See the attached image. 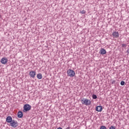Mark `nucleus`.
<instances>
[{"label": "nucleus", "instance_id": "nucleus-7", "mask_svg": "<svg viewBox=\"0 0 129 129\" xmlns=\"http://www.w3.org/2000/svg\"><path fill=\"white\" fill-rule=\"evenodd\" d=\"M13 120V118L11 116H8L6 118V122L8 123H11Z\"/></svg>", "mask_w": 129, "mask_h": 129}, {"label": "nucleus", "instance_id": "nucleus-4", "mask_svg": "<svg viewBox=\"0 0 129 129\" xmlns=\"http://www.w3.org/2000/svg\"><path fill=\"white\" fill-rule=\"evenodd\" d=\"M29 110H31V105L28 104L24 105L23 112H26V111H29Z\"/></svg>", "mask_w": 129, "mask_h": 129}, {"label": "nucleus", "instance_id": "nucleus-19", "mask_svg": "<svg viewBox=\"0 0 129 129\" xmlns=\"http://www.w3.org/2000/svg\"><path fill=\"white\" fill-rule=\"evenodd\" d=\"M112 84H114L115 83V80H113L111 82Z\"/></svg>", "mask_w": 129, "mask_h": 129}, {"label": "nucleus", "instance_id": "nucleus-18", "mask_svg": "<svg viewBox=\"0 0 129 129\" xmlns=\"http://www.w3.org/2000/svg\"><path fill=\"white\" fill-rule=\"evenodd\" d=\"M86 12L85 10H83L81 11V14H85Z\"/></svg>", "mask_w": 129, "mask_h": 129}, {"label": "nucleus", "instance_id": "nucleus-3", "mask_svg": "<svg viewBox=\"0 0 129 129\" xmlns=\"http://www.w3.org/2000/svg\"><path fill=\"white\" fill-rule=\"evenodd\" d=\"M11 126H12V127H14V128H16L18 125L19 123H18V121L16 120H13L12 122L10 123Z\"/></svg>", "mask_w": 129, "mask_h": 129}, {"label": "nucleus", "instance_id": "nucleus-21", "mask_svg": "<svg viewBox=\"0 0 129 129\" xmlns=\"http://www.w3.org/2000/svg\"><path fill=\"white\" fill-rule=\"evenodd\" d=\"M66 129H70V127H68L66 128Z\"/></svg>", "mask_w": 129, "mask_h": 129}, {"label": "nucleus", "instance_id": "nucleus-17", "mask_svg": "<svg viewBox=\"0 0 129 129\" xmlns=\"http://www.w3.org/2000/svg\"><path fill=\"white\" fill-rule=\"evenodd\" d=\"M109 129H115V127L111 125L110 126Z\"/></svg>", "mask_w": 129, "mask_h": 129}, {"label": "nucleus", "instance_id": "nucleus-8", "mask_svg": "<svg viewBox=\"0 0 129 129\" xmlns=\"http://www.w3.org/2000/svg\"><path fill=\"white\" fill-rule=\"evenodd\" d=\"M99 53L101 54V55H104V54H106V50H105L104 48H101Z\"/></svg>", "mask_w": 129, "mask_h": 129}, {"label": "nucleus", "instance_id": "nucleus-11", "mask_svg": "<svg viewBox=\"0 0 129 129\" xmlns=\"http://www.w3.org/2000/svg\"><path fill=\"white\" fill-rule=\"evenodd\" d=\"M18 117H19V118H22V117H23V112L20 111L18 112Z\"/></svg>", "mask_w": 129, "mask_h": 129}, {"label": "nucleus", "instance_id": "nucleus-12", "mask_svg": "<svg viewBox=\"0 0 129 129\" xmlns=\"http://www.w3.org/2000/svg\"><path fill=\"white\" fill-rule=\"evenodd\" d=\"M37 77L38 79H42V78H43V76H42V74H37Z\"/></svg>", "mask_w": 129, "mask_h": 129}, {"label": "nucleus", "instance_id": "nucleus-20", "mask_svg": "<svg viewBox=\"0 0 129 129\" xmlns=\"http://www.w3.org/2000/svg\"><path fill=\"white\" fill-rule=\"evenodd\" d=\"M126 52L127 53V54H129V48L127 49Z\"/></svg>", "mask_w": 129, "mask_h": 129}, {"label": "nucleus", "instance_id": "nucleus-13", "mask_svg": "<svg viewBox=\"0 0 129 129\" xmlns=\"http://www.w3.org/2000/svg\"><path fill=\"white\" fill-rule=\"evenodd\" d=\"M92 98L93 99H96V98H97V96H96L95 94H93L92 95Z\"/></svg>", "mask_w": 129, "mask_h": 129}, {"label": "nucleus", "instance_id": "nucleus-14", "mask_svg": "<svg viewBox=\"0 0 129 129\" xmlns=\"http://www.w3.org/2000/svg\"><path fill=\"white\" fill-rule=\"evenodd\" d=\"M125 82H124V81H122L120 82V85H121L122 86H123V85H124Z\"/></svg>", "mask_w": 129, "mask_h": 129}, {"label": "nucleus", "instance_id": "nucleus-9", "mask_svg": "<svg viewBox=\"0 0 129 129\" xmlns=\"http://www.w3.org/2000/svg\"><path fill=\"white\" fill-rule=\"evenodd\" d=\"M112 36L114 38H118V37H119V34H118V32H114L112 33Z\"/></svg>", "mask_w": 129, "mask_h": 129}, {"label": "nucleus", "instance_id": "nucleus-5", "mask_svg": "<svg viewBox=\"0 0 129 129\" xmlns=\"http://www.w3.org/2000/svg\"><path fill=\"white\" fill-rule=\"evenodd\" d=\"M1 62L4 65L7 64L8 63V58L7 57L2 58L1 60Z\"/></svg>", "mask_w": 129, "mask_h": 129}, {"label": "nucleus", "instance_id": "nucleus-15", "mask_svg": "<svg viewBox=\"0 0 129 129\" xmlns=\"http://www.w3.org/2000/svg\"><path fill=\"white\" fill-rule=\"evenodd\" d=\"M121 46L123 48H126L127 45L126 44H122Z\"/></svg>", "mask_w": 129, "mask_h": 129}, {"label": "nucleus", "instance_id": "nucleus-2", "mask_svg": "<svg viewBox=\"0 0 129 129\" xmlns=\"http://www.w3.org/2000/svg\"><path fill=\"white\" fill-rule=\"evenodd\" d=\"M68 76L70 77H74L75 76V72L73 70L69 69L67 71Z\"/></svg>", "mask_w": 129, "mask_h": 129}, {"label": "nucleus", "instance_id": "nucleus-16", "mask_svg": "<svg viewBox=\"0 0 129 129\" xmlns=\"http://www.w3.org/2000/svg\"><path fill=\"white\" fill-rule=\"evenodd\" d=\"M100 129H106V127H105V126L102 125L100 126Z\"/></svg>", "mask_w": 129, "mask_h": 129}, {"label": "nucleus", "instance_id": "nucleus-10", "mask_svg": "<svg viewBox=\"0 0 129 129\" xmlns=\"http://www.w3.org/2000/svg\"><path fill=\"white\" fill-rule=\"evenodd\" d=\"M96 111H98V112L102 111V106H97L96 107Z\"/></svg>", "mask_w": 129, "mask_h": 129}, {"label": "nucleus", "instance_id": "nucleus-1", "mask_svg": "<svg viewBox=\"0 0 129 129\" xmlns=\"http://www.w3.org/2000/svg\"><path fill=\"white\" fill-rule=\"evenodd\" d=\"M81 101L82 104H84L85 105H90L91 104V101L86 98H83Z\"/></svg>", "mask_w": 129, "mask_h": 129}, {"label": "nucleus", "instance_id": "nucleus-6", "mask_svg": "<svg viewBox=\"0 0 129 129\" xmlns=\"http://www.w3.org/2000/svg\"><path fill=\"white\" fill-rule=\"evenodd\" d=\"M29 75L31 78H35V76H36V72L34 71H30L29 72Z\"/></svg>", "mask_w": 129, "mask_h": 129}]
</instances>
